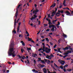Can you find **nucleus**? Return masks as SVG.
<instances>
[{"label": "nucleus", "mask_w": 73, "mask_h": 73, "mask_svg": "<svg viewBox=\"0 0 73 73\" xmlns=\"http://www.w3.org/2000/svg\"><path fill=\"white\" fill-rule=\"evenodd\" d=\"M8 54L9 56H12L13 57H15L16 56L15 54V50L13 48H10L9 49Z\"/></svg>", "instance_id": "nucleus-1"}, {"label": "nucleus", "mask_w": 73, "mask_h": 73, "mask_svg": "<svg viewBox=\"0 0 73 73\" xmlns=\"http://www.w3.org/2000/svg\"><path fill=\"white\" fill-rule=\"evenodd\" d=\"M42 50H43V52H46V53H49L50 52V49H49V48H47L46 47L45 48L44 46L43 47Z\"/></svg>", "instance_id": "nucleus-2"}, {"label": "nucleus", "mask_w": 73, "mask_h": 73, "mask_svg": "<svg viewBox=\"0 0 73 73\" xmlns=\"http://www.w3.org/2000/svg\"><path fill=\"white\" fill-rule=\"evenodd\" d=\"M21 5H19L17 7V12L15 14V17L16 18H17V15L18 14L17 13H18V8H21Z\"/></svg>", "instance_id": "nucleus-3"}, {"label": "nucleus", "mask_w": 73, "mask_h": 73, "mask_svg": "<svg viewBox=\"0 0 73 73\" xmlns=\"http://www.w3.org/2000/svg\"><path fill=\"white\" fill-rule=\"evenodd\" d=\"M50 20H48V24L49 25V28H51V27H54V25H50V24H51V22H50Z\"/></svg>", "instance_id": "nucleus-4"}, {"label": "nucleus", "mask_w": 73, "mask_h": 73, "mask_svg": "<svg viewBox=\"0 0 73 73\" xmlns=\"http://www.w3.org/2000/svg\"><path fill=\"white\" fill-rule=\"evenodd\" d=\"M58 62H60V64H61L62 65H64L65 64V62H64V61H62L61 59H59L58 60Z\"/></svg>", "instance_id": "nucleus-5"}, {"label": "nucleus", "mask_w": 73, "mask_h": 73, "mask_svg": "<svg viewBox=\"0 0 73 73\" xmlns=\"http://www.w3.org/2000/svg\"><path fill=\"white\" fill-rule=\"evenodd\" d=\"M38 11H39V10L36 9H36H35V10H34L33 12V13H34V14L35 13V15H36V13H37V12H38Z\"/></svg>", "instance_id": "nucleus-6"}, {"label": "nucleus", "mask_w": 73, "mask_h": 73, "mask_svg": "<svg viewBox=\"0 0 73 73\" xmlns=\"http://www.w3.org/2000/svg\"><path fill=\"white\" fill-rule=\"evenodd\" d=\"M46 58L48 59H49V60H51L52 58V56H49L48 55H47L46 56Z\"/></svg>", "instance_id": "nucleus-7"}, {"label": "nucleus", "mask_w": 73, "mask_h": 73, "mask_svg": "<svg viewBox=\"0 0 73 73\" xmlns=\"http://www.w3.org/2000/svg\"><path fill=\"white\" fill-rule=\"evenodd\" d=\"M38 61H40L41 62H42V63L43 64H45V62H44V60H41V58H38Z\"/></svg>", "instance_id": "nucleus-8"}, {"label": "nucleus", "mask_w": 73, "mask_h": 73, "mask_svg": "<svg viewBox=\"0 0 73 73\" xmlns=\"http://www.w3.org/2000/svg\"><path fill=\"white\" fill-rule=\"evenodd\" d=\"M61 15L60 13H57L56 14V17L57 16V17H58V16H60Z\"/></svg>", "instance_id": "nucleus-9"}, {"label": "nucleus", "mask_w": 73, "mask_h": 73, "mask_svg": "<svg viewBox=\"0 0 73 73\" xmlns=\"http://www.w3.org/2000/svg\"><path fill=\"white\" fill-rule=\"evenodd\" d=\"M21 22H19V26L17 28V32H19V27L20 26V25L21 24Z\"/></svg>", "instance_id": "nucleus-10"}, {"label": "nucleus", "mask_w": 73, "mask_h": 73, "mask_svg": "<svg viewBox=\"0 0 73 73\" xmlns=\"http://www.w3.org/2000/svg\"><path fill=\"white\" fill-rule=\"evenodd\" d=\"M70 47V46H67L65 48H64L63 49V50H68V49Z\"/></svg>", "instance_id": "nucleus-11"}, {"label": "nucleus", "mask_w": 73, "mask_h": 73, "mask_svg": "<svg viewBox=\"0 0 73 73\" xmlns=\"http://www.w3.org/2000/svg\"><path fill=\"white\" fill-rule=\"evenodd\" d=\"M66 13L67 14V15H69L70 14V13L68 11H67L66 12Z\"/></svg>", "instance_id": "nucleus-12"}, {"label": "nucleus", "mask_w": 73, "mask_h": 73, "mask_svg": "<svg viewBox=\"0 0 73 73\" xmlns=\"http://www.w3.org/2000/svg\"><path fill=\"white\" fill-rule=\"evenodd\" d=\"M32 56L33 57H37V54H33L32 55Z\"/></svg>", "instance_id": "nucleus-13"}, {"label": "nucleus", "mask_w": 73, "mask_h": 73, "mask_svg": "<svg viewBox=\"0 0 73 73\" xmlns=\"http://www.w3.org/2000/svg\"><path fill=\"white\" fill-rule=\"evenodd\" d=\"M52 27V29H51V31H54V28H55V25H54V27H51V28Z\"/></svg>", "instance_id": "nucleus-14"}, {"label": "nucleus", "mask_w": 73, "mask_h": 73, "mask_svg": "<svg viewBox=\"0 0 73 73\" xmlns=\"http://www.w3.org/2000/svg\"><path fill=\"white\" fill-rule=\"evenodd\" d=\"M44 61V63H45V62H46V61H48V62H50V61H49L48 60L45 59V60Z\"/></svg>", "instance_id": "nucleus-15"}, {"label": "nucleus", "mask_w": 73, "mask_h": 73, "mask_svg": "<svg viewBox=\"0 0 73 73\" xmlns=\"http://www.w3.org/2000/svg\"><path fill=\"white\" fill-rule=\"evenodd\" d=\"M39 65V68H40V67H44V66H45L43 65L42 66V65L40 64H38Z\"/></svg>", "instance_id": "nucleus-16"}, {"label": "nucleus", "mask_w": 73, "mask_h": 73, "mask_svg": "<svg viewBox=\"0 0 73 73\" xmlns=\"http://www.w3.org/2000/svg\"><path fill=\"white\" fill-rule=\"evenodd\" d=\"M44 73H46V69L45 68H44L43 69Z\"/></svg>", "instance_id": "nucleus-17"}, {"label": "nucleus", "mask_w": 73, "mask_h": 73, "mask_svg": "<svg viewBox=\"0 0 73 73\" xmlns=\"http://www.w3.org/2000/svg\"><path fill=\"white\" fill-rule=\"evenodd\" d=\"M66 3V0H64L63 5H64V6H66V5L65 4Z\"/></svg>", "instance_id": "nucleus-18"}, {"label": "nucleus", "mask_w": 73, "mask_h": 73, "mask_svg": "<svg viewBox=\"0 0 73 73\" xmlns=\"http://www.w3.org/2000/svg\"><path fill=\"white\" fill-rule=\"evenodd\" d=\"M33 72H35V73H38V71H36V70L35 69H33L32 70Z\"/></svg>", "instance_id": "nucleus-19"}, {"label": "nucleus", "mask_w": 73, "mask_h": 73, "mask_svg": "<svg viewBox=\"0 0 73 73\" xmlns=\"http://www.w3.org/2000/svg\"><path fill=\"white\" fill-rule=\"evenodd\" d=\"M58 12H59V13L60 12V13H62L64 12V11L59 10L58 11Z\"/></svg>", "instance_id": "nucleus-20"}, {"label": "nucleus", "mask_w": 73, "mask_h": 73, "mask_svg": "<svg viewBox=\"0 0 73 73\" xmlns=\"http://www.w3.org/2000/svg\"><path fill=\"white\" fill-rule=\"evenodd\" d=\"M68 65H67V64H66V65H65L64 66V69H65L66 68H67L68 67Z\"/></svg>", "instance_id": "nucleus-21"}, {"label": "nucleus", "mask_w": 73, "mask_h": 73, "mask_svg": "<svg viewBox=\"0 0 73 73\" xmlns=\"http://www.w3.org/2000/svg\"><path fill=\"white\" fill-rule=\"evenodd\" d=\"M72 70V69H70V68H68L67 70V71H68V72H70Z\"/></svg>", "instance_id": "nucleus-22"}, {"label": "nucleus", "mask_w": 73, "mask_h": 73, "mask_svg": "<svg viewBox=\"0 0 73 73\" xmlns=\"http://www.w3.org/2000/svg\"><path fill=\"white\" fill-rule=\"evenodd\" d=\"M31 50V48H29L28 47H27V50L29 51V50Z\"/></svg>", "instance_id": "nucleus-23"}, {"label": "nucleus", "mask_w": 73, "mask_h": 73, "mask_svg": "<svg viewBox=\"0 0 73 73\" xmlns=\"http://www.w3.org/2000/svg\"><path fill=\"white\" fill-rule=\"evenodd\" d=\"M67 52H68V53H72V51L71 50H67Z\"/></svg>", "instance_id": "nucleus-24"}, {"label": "nucleus", "mask_w": 73, "mask_h": 73, "mask_svg": "<svg viewBox=\"0 0 73 73\" xmlns=\"http://www.w3.org/2000/svg\"><path fill=\"white\" fill-rule=\"evenodd\" d=\"M54 66L55 67V68H58V66L57 65H56L55 63L54 64Z\"/></svg>", "instance_id": "nucleus-25"}, {"label": "nucleus", "mask_w": 73, "mask_h": 73, "mask_svg": "<svg viewBox=\"0 0 73 73\" xmlns=\"http://www.w3.org/2000/svg\"><path fill=\"white\" fill-rule=\"evenodd\" d=\"M14 21V25L15 26V25H16V19H15Z\"/></svg>", "instance_id": "nucleus-26"}, {"label": "nucleus", "mask_w": 73, "mask_h": 73, "mask_svg": "<svg viewBox=\"0 0 73 73\" xmlns=\"http://www.w3.org/2000/svg\"><path fill=\"white\" fill-rule=\"evenodd\" d=\"M32 40V39L31 38H30L29 37H28V40L29 41H31Z\"/></svg>", "instance_id": "nucleus-27"}, {"label": "nucleus", "mask_w": 73, "mask_h": 73, "mask_svg": "<svg viewBox=\"0 0 73 73\" xmlns=\"http://www.w3.org/2000/svg\"><path fill=\"white\" fill-rule=\"evenodd\" d=\"M56 5V4H53L52 6H51V7H55V6Z\"/></svg>", "instance_id": "nucleus-28"}, {"label": "nucleus", "mask_w": 73, "mask_h": 73, "mask_svg": "<svg viewBox=\"0 0 73 73\" xmlns=\"http://www.w3.org/2000/svg\"><path fill=\"white\" fill-rule=\"evenodd\" d=\"M62 4H60V6L59 7V8H61L62 7Z\"/></svg>", "instance_id": "nucleus-29"}, {"label": "nucleus", "mask_w": 73, "mask_h": 73, "mask_svg": "<svg viewBox=\"0 0 73 73\" xmlns=\"http://www.w3.org/2000/svg\"><path fill=\"white\" fill-rule=\"evenodd\" d=\"M58 25H60V22H58V24L56 25V26H58Z\"/></svg>", "instance_id": "nucleus-30"}, {"label": "nucleus", "mask_w": 73, "mask_h": 73, "mask_svg": "<svg viewBox=\"0 0 73 73\" xmlns=\"http://www.w3.org/2000/svg\"><path fill=\"white\" fill-rule=\"evenodd\" d=\"M60 68L61 69H63V68H64V67L63 66H62L61 65L60 66Z\"/></svg>", "instance_id": "nucleus-31"}, {"label": "nucleus", "mask_w": 73, "mask_h": 73, "mask_svg": "<svg viewBox=\"0 0 73 73\" xmlns=\"http://www.w3.org/2000/svg\"><path fill=\"white\" fill-rule=\"evenodd\" d=\"M56 21H57V20H55V21H52V23H53V24H54L55 23V22H56Z\"/></svg>", "instance_id": "nucleus-32"}, {"label": "nucleus", "mask_w": 73, "mask_h": 73, "mask_svg": "<svg viewBox=\"0 0 73 73\" xmlns=\"http://www.w3.org/2000/svg\"><path fill=\"white\" fill-rule=\"evenodd\" d=\"M45 39L46 40V41H47V42H49V39H48V38H45Z\"/></svg>", "instance_id": "nucleus-33"}, {"label": "nucleus", "mask_w": 73, "mask_h": 73, "mask_svg": "<svg viewBox=\"0 0 73 73\" xmlns=\"http://www.w3.org/2000/svg\"><path fill=\"white\" fill-rule=\"evenodd\" d=\"M63 36L64 37H66V35L65 34H63Z\"/></svg>", "instance_id": "nucleus-34"}, {"label": "nucleus", "mask_w": 73, "mask_h": 73, "mask_svg": "<svg viewBox=\"0 0 73 73\" xmlns=\"http://www.w3.org/2000/svg\"><path fill=\"white\" fill-rule=\"evenodd\" d=\"M34 19H35V18H36V17H37V16H36V15H34Z\"/></svg>", "instance_id": "nucleus-35"}, {"label": "nucleus", "mask_w": 73, "mask_h": 73, "mask_svg": "<svg viewBox=\"0 0 73 73\" xmlns=\"http://www.w3.org/2000/svg\"><path fill=\"white\" fill-rule=\"evenodd\" d=\"M52 14H53V15H55V14H56V12H55V11H53V12L52 13Z\"/></svg>", "instance_id": "nucleus-36"}, {"label": "nucleus", "mask_w": 73, "mask_h": 73, "mask_svg": "<svg viewBox=\"0 0 73 73\" xmlns=\"http://www.w3.org/2000/svg\"><path fill=\"white\" fill-rule=\"evenodd\" d=\"M40 23H41V22H40V21H38V25H40Z\"/></svg>", "instance_id": "nucleus-37"}, {"label": "nucleus", "mask_w": 73, "mask_h": 73, "mask_svg": "<svg viewBox=\"0 0 73 73\" xmlns=\"http://www.w3.org/2000/svg\"><path fill=\"white\" fill-rule=\"evenodd\" d=\"M17 56L19 57V58H21V57L19 55H17Z\"/></svg>", "instance_id": "nucleus-38"}, {"label": "nucleus", "mask_w": 73, "mask_h": 73, "mask_svg": "<svg viewBox=\"0 0 73 73\" xmlns=\"http://www.w3.org/2000/svg\"><path fill=\"white\" fill-rule=\"evenodd\" d=\"M13 33H14L16 34V31L14 30L13 31Z\"/></svg>", "instance_id": "nucleus-39"}, {"label": "nucleus", "mask_w": 73, "mask_h": 73, "mask_svg": "<svg viewBox=\"0 0 73 73\" xmlns=\"http://www.w3.org/2000/svg\"><path fill=\"white\" fill-rule=\"evenodd\" d=\"M33 19H34V17H33V16L32 18L30 19L31 20H32Z\"/></svg>", "instance_id": "nucleus-40"}, {"label": "nucleus", "mask_w": 73, "mask_h": 73, "mask_svg": "<svg viewBox=\"0 0 73 73\" xmlns=\"http://www.w3.org/2000/svg\"><path fill=\"white\" fill-rule=\"evenodd\" d=\"M33 61L35 64H36V61L35 60H34Z\"/></svg>", "instance_id": "nucleus-41"}, {"label": "nucleus", "mask_w": 73, "mask_h": 73, "mask_svg": "<svg viewBox=\"0 0 73 73\" xmlns=\"http://www.w3.org/2000/svg\"><path fill=\"white\" fill-rule=\"evenodd\" d=\"M23 57L22 56V59L23 60H24V56H23Z\"/></svg>", "instance_id": "nucleus-42"}, {"label": "nucleus", "mask_w": 73, "mask_h": 73, "mask_svg": "<svg viewBox=\"0 0 73 73\" xmlns=\"http://www.w3.org/2000/svg\"><path fill=\"white\" fill-rule=\"evenodd\" d=\"M49 31H50V29H47L46 30V31L47 32H49Z\"/></svg>", "instance_id": "nucleus-43"}, {"label": "nucleus", "mask_w": 73, "mask_h": 73, "mask_svg": "<svg viewBox=\"0 0 73 73\" xmlns=\"http://www.w3.org/2000/svg\"><path fill=\"white\" fill-rule=\"evenodd\" d=\"M65 53L66 54V55H67L68 54H69L68 52H65Z\"/></svg>", "instance_id": "nucleus-44"}, {"label": "nucleus", "mask_w": 73, "mask_h": 73, "mask_svg": "<svg viewBox=\"0 0 73 73\" xmlns=\"http://www.w3.org/2000/svg\"><path fill=\"white\" fill-rule=\"evenodd\" d=\"M22 44L23 45V46H24V45H25V43H24V42L23 43H22Z\"/></svg>", "instance_id": "nucleus-45"}, {"label": "nucleus", "mask_w": 73, "mask_h": 73, "mask_svg": "<svg viewBox=\"0 0 73 73\" xmlns=\"http://www.w3.org/2000/svg\"><path fill=\"white\" fill-rule=\"evenodd\" d=\"M58 52H59L60 51V48H58Z\"/></svg>", "instance_id": "nucleus-46"}, {"label": "nucleus", "mask_w": 73, "mask_h": 73, "mask_svg": "<svg viewBox=\"0 0 73 73\" xmlns=\"http://www.w3.org/2000/svg\"><path fill=\"white\" fill-rule=\"evenodd\" d=\"M21 51L22 52H23V51H24V50H23V49H21Z\"/></svg>", "instance_id": "nucleus-47"}, {"label": "nucleus", "mask_w": 73, "mask_h": 73, "mask_svg": "<svg viewBox=\"0 0 73 73\" xmlns=\"http://www.w3.org/2000/svg\"><path fill=\"white\" fill-rule=\"evenodd\" d=\"M19 37H22V35H19Z\"/></svg>", "instance_id": "nucleus-48"}, {"label": "nucleus", "mask_w": 73, "mask_h": 73, "mask_svg": "<svg viewBox=\"0 0 73 73\" xmlns=\"http://www.w3.org/2000/svg\"><path fill=\"white\" fill-rule=\"evenodd\" d=\"M48 17H49V18L50 17V14L48 15Z\"/></svg>", "instance_id": "nucleus-49"}, {"label": "nucleus", "mask_w": 73, "mask_h": 73, "mask_svg": "<svg viewBox=\"0 0 73 73\" xmlns=\"http://www.w3.org/2000/svg\"><path fill=\"white\" fill-rule=\"evenodd\" d=\"M31 41L32 42H33V43H35V42L33 41V40H31Z\"/></svg>", "instance_id": "nucleus-50"}, {"label": "nucleus", "mask_w": 73, "mask_h": 73, "mask_svg": "<svg viewBox=\"0 0 73 73\" xmlns=\"http://www.w3.org/2000/svg\"><path fill=\"white\" fill-rule=\"evenodd\" d=\"M49 35H52V33H49Z\"/></svg>", "instance_id": "nucleus-51"}, {"label": "nucleus", "mask_w": 73, "mask_h": 73, "mask_svg": "<svg viewBox=\"0 0 73 73\" xmlns=\"http://www.w3.org/2000/svg\"><path fill=\"white\" fill-rule=\"evenodd\" d=\"M27 37L29 36V33L27 34Z\"/></svg>", "instance_id": "nucleus-52"}, {"label": "nucleus", "mask_w": 73, "mask_h": 73, "mask_svg": "<svg viewBox=\"0 0 73 73\" xmlns=\"http://www.w3.org/2000/svg\"><path fill=\"white\" fill-rule=\"evenodd\" d=\"M26 34H29V33H28V32H27V31H26Z\"/></svg>", "instance_id": "nucleus-53"}, {"label": "nucleus", "mask_w": 73, "mask_h": 73, "mask_svg": "<svg viewBox=\"0 0 73 73\" xmlns=\"http://www.w3.org/2000/svg\"><path fill=\"white\" fill-rule=\"evenodd\" d=\"M57 46L56 45V44L55 46H54V48H56V46Z\"/></svg>", "instance_id": "nucleus-54"}, {"label": "nucleus", "mask_w": 73, "mask_h": 73, "mask_svg": "<svg viewBox=\"0 0 73 73\" xmlns=\"http://www.w3.org/2000/svg\"><path fill=\"white\" fill-rule=\"evenodd\" d=\"M66 57V55H65L64 56H63V58H65V57Z\"/></svg>", "instance_id": "nucleus-55"}, {"label": "nucleus", "mask_w": 73, "mask_h": 73, "mask_svg": "<svg viewBox=\"0 0 73 73\" xmlns=\"http://www.w3.org/2000/svg\"><path fill=\"white\" fill-rule=\"evenodd\" d=\"M27 64H29V60H27Z\"/></svg>", "instance_id": "nucleus-56"}, {"label": "nucleus", "mask_w": 73, "mask_h": 73, "mask_svg": "<svg viewBox=\"0 0 73 73\" xmlns=\"http://www.w3.org/2000/svg\"><path fill=\"white\" fill-rule=\"evenodd\" d=\"M42 50V48H41L40 49H39V50H38V51H40V50Z\"/></svg>", "instance_id": "nucleus-57"}, {"label": "nucleus", "mask_w": 73, "mask_h": 73, "mask_svg": "<svg viewBox=\"0 0 73 73\" xmlns=\"http://www.w3.org/2000/svg\"><path fill=\"white\" fill-rule=\"evenodd\" d=\"M45 39H43V40H42V42H44V41H45Z\"/></svg>", "instance_id": "nucleus-58"}, {"label": "nucleus", "mask_w": 73, "mask_h": 73, "mask_svg": "<svg viewBox=\"0 0 73 73\" xmlns=\"http://www.w3.org/2000/svg\"><path fill=\"white\" fill-rule=\"evenodd\" d=\"M64 71V72H66V69H63Z\"/></svg>", "instance_id": "nucleus-59"}, {"label": "nucleus", "mask_w": 73, "mask_h": 73, "mask_svg": "<svg viewBox=\"0 0 73 73\" xmlns=\"http://www.w3.org/2000/svg\"><path fill=\"white\" fill-rule=\"evenodd\" d=\"M60 41H61V40H59L58 41V42H59V43H60Z\"/></svg>", "instance_id": "nucleus-60"}, {"label": "nucleus", "mask_w": 73, "mask_h": 73, "mask_svg": "<svg viewBox=\"0 0 73 73\" xmlns=\"http://www.w3.org/2000/svg\"><path fill=\"white\" fill-rule=\"evenodd\" d=\"M50 45H53V44L51 42H50Z\"/></svg>", "instance_id": "nucleus-61"}, {"label": "nucleus", "mask_w": 73, "mask_h": 73, "mask_svg": "<svg viewBox=\"0 0 73 73\" xmlns=\"http://www.w3.org/2000/svg\"><path fill=\"white\" fill-rule=\"evenodd\" d=\"M42 45H44V46H45V44L44 43H42Z\"/></svg>", "instance_id": "nucleus-62"}, {"label": "nucleus", "mask_w": 73, "mask_h": 73, "mask_svg": "<svg viewBox=\"0 0 73 73\" xmlns=\"http://www.w3.org/2000/svg\"><path fill=\"white\" fill-rule=\"evenodd\" d=\"M3 72L4 73L5 72V70H3Z\"/></svg>", "instance_id": "nucleus-63"}, {"label": "nucleus", "mask_w": 73, "mask_h": 73, "mask_svg": "<svg viewBox=\"0 0 73 73\" xmlns=\"http://www.w3.org/2000/svg\"><path fill=\"white\" fill-rule=\"evenodd\" d=\"M44 26H45V27H46V26H47V25L46 24H44Z\"/></svg>", "instance_id": "nucleus-64"}]
</instances>
